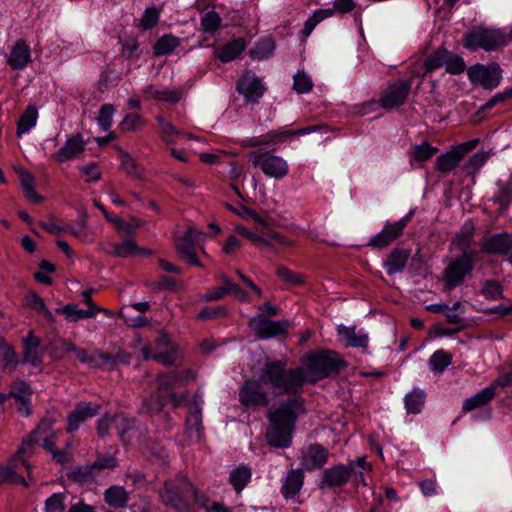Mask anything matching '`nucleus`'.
<instances>
[{
    "instance_id": "e433bc0d",
    "label": "nucleus",
    "mask_w": 512,
    "mask_h": 512,
    "mask_svg": "<svg viewBox=\"0 0 512 512\" xmlns=\"http://www.w3.org/2000/svg\"><path fill=\"white\" fill-rule=\"evenodd\" d=\"M251 469L246 465H240L233 469L229 475V482L236 493H240L251 479Z\"/></svg>"
},
{
    "instance_id": "864d4df0",
    "label": "nucleus",
    "mask_w": 512,
    "mask_h": 512,
    "mask_svg": "<svg viewBox=\"0 0 512 512\" xmlns=\"http://www.w3.org/2000/svg\"><path fill=\"white\" fill-rule=\"evenodd\" d=\"M122 414H115V415H104L101 419L97 422V434L100 437H105L109 434L110 429H112L114 426V423H121L123 422Z\"/></svg>"
},
{
    "instance_id": "603ef678",
    "label": "nucleus",
    "mask_w": 512,
    "mask_h": 512,
    "mask_svg": "<svg viewBox=\"0 0 512 512\" xmlns=\"http://www.w3.org/2000/svg\"><path fill=\"white\" fill-rule=\"evenodd\" d=\"M186 429L192 433L194 432L197 437L200 435L202 429V414L201 408L198 404H195L193 410L186 418Z\"/></svg>"
},
{
    "instance_id": "c9c22d12",
    "label": "nucleus",
    "mask_w": 512,
    "mask_h": 512,
    "mask_svg": "<svg viewBox=\"0 0 512 512\" xmlns=\"http://www.w3.org/2000/svg\"><path fill=\"white\" fill-rule=\"evenodd\" d=\"M16 172L19 176L22 191H23L25 197L28 200L35 202V203L42 201V199H43L42 196L38 195L37 192L35 191L34 177L23 168L17 169Z\"/></svg>"
},
{
    "instance_id": "a878e982",
    "label": "nucleus",
    "mask_w": 512,
    "mask_h": 512,
    "mask_svg": "<svg viewBox=\"0 0 512 512\" xmlns=\"http://www.w3.org/2000/svg\"><path fill=\"white\" fill-rule=\"evenodd\" d=\"M39 441V437L29 434V436L23 440L17 452L12 456L26 469L30 482L32 483H35V479L32 475L31 465L28 463L27 459L34 453L35 445Z\"/></svg>"
},
{
    "instance_id": "a19ab883",
    "label": "nucleus",
    "mask_w": 512,
    "mask_h": 512,
    "mask_svg": "<svg viewBox=\"0 0 512 512\" xmlns=\"http://www.w3.org/2000/svg\"><path fill=\"white\" fill-rule=\"evenodd\" d=\"M426 399V394L424 390L420 388H414L411 392H409L405 398V408L407 413L410 414H418L421 412Z\"/></svg>"
},
{
    "instance_id": "8fccbe9b",
    "label": "nucleus",
    "mask_w": 512,
    "mask_h": 512,
    "mask_svg": "<svg viewBox=\"0 0 512 512\" xmlns=\"http://www.w3.org/2000/svg\"><path fill=\"white\" fill-rule=\"evenodd\" d=\"M490 158V152L486 151H478L473 154L465 164V170L468 175L474 176L480 168L488 161Z\"/></svg>"
},
{
    "instance_id": "ddd939ff",
    "label": "nucleus",
    "mask_w": 512,
    "mask_h": 512,
    "mask_svg": "<svg viewBox=\"0 0 512 512\" xmlns=\"http://www.w3.org/2000/svg\"><path fill=\"white\" fill-rule=\"evenodd\" d=\"M352 462L336 464L323 470L318 487L320 490L342 487L347 484L354 473Z\"/></svg>"
},
{
    "instance_id": "2f4dec72",
    "label": "nucleus",
    "mask_w": 512,
    "mask_h": 512,
    "mask_svg": "<svg viewBox=\"0 0 512 512\" xmlns=\"http://www.w3.org/2000/svg\"><path fill=\"white\" fill-rule=\"evenodd\" d=\"M143 94L146 99H156L169 103H176L181 98L180 91L161 88L156 85L146 86L143 90Z\"/></svg>"
},
{
    "instance_id": "c03bdc74",
    "label": "nucleus",
    "mask_w": 512,
    "mask_h": 512,
    "mask_svg": "<svg viewBox=\"0 0 512 512\" xmlns=\"http://www.w3.org/2000/svg\"><path fill=\"white\" fill-rule=\"evenodd\" d=\"M18 363L14 348L3 337H0V364L4 369L13 370Z\"/></svg>"
},
{
    "instance_id": "f03ea898",
    "label": "nucleus",
    "mask_w": 512,
    "mask_h": 512,
    "mask_svg": "<svg viewBox=\"0 0 512 512\" xmlns=\"http://www.w3.org/2000/svg\"><path fill=\"white\" fill-rule=\"evenodd\" d=\"M305 412L304 399L291 397L268 412L269 427L266 433L271 446L286 448L290 446L294 425L299 414Z\"/></svg>"
},
{
    "instance_id": "ea45409f",
    "label": "nucleus",
    "mask_w": 512,
    "mask_h": 512,
    "mask_svg": "<svg viewBox=\"0 0 512 512\" xmlns=\"http://www.w3.org/2000/svg\"><path fill=\"white\" fill-rule=\"evenodd\" d=\"M282 142L280 131H269L267 134L259 137H251L243 139L240 144L244 148H252L270 144H278Z\"/></svg>"
},
{
    "instance_id": "4d7b16f0",
    "label": "nucleus",
    "mask_w": 512,
    "mask_h": 512,
    "mask_svg": "<svg viewBox=\"0 0 512 512\" xmlns=\"http://www.w3.org/2000/svg\"><path fill=\"white\" fill-rule=\"evenodd\" d=\"M25 302H26V305L29 306L30 308L36 310L37 312L43 314V316L48 319V320H52L53 317H52V313L49 311V309L47 308V306L45 305L43 299L36 293H29L26 297H25Z\"/></svg>"
},
{
    "instance_id": "a18cd8bd",
    "label": "nucleus",
    "mask_w": 512,
    "mask_h": 512,
    "mask_svg": "<svg viewBox=\"0 0 512 512\" xmlns=\"http://www.w3.org/2000/svg\"><path fill=\"white\" fill-rule=\"evenodd\" d=\"M57 313L63 314L69 322H76L81 319H89L94 317L93 310L81 309L75 304H66L62 308L56 310Z\"/></svg>"
},
{
    "instance_id": "39448f33",
    "label": "nucleus",
    "mask_w": 512,
    "mask_h": 512,
    "mask_svg": "<svg viewBox=\"0 0 512 512\" xmlns=\"http://www.w3.org/2000/svg\"><path fill=\"white\" fill-rule=\"evenodd\" d=\"M506 44V35L499 29L476 27L463 36V46L470 51H476L479 48L495 51Z\"/></svg>"
},
{
    "instance_id": "f704fd0d",
    "label": "nucleus",
    "mask_w": 512,
    "mask_h": 512,
    "mask_svg": "<svg viewBox=\"0 0 512 512\" xmlns=\"http://www.w3.org/2000/svg\"><path fill=\"white\" fill-rule=\"evenodd\" d=\"M475 232V227L471 221L465 222L457 235L452 240V244L456 246L457 249L461 250L462 253L465 252H475L474 250H469V247L473 241V236Z\"/></svg>"
},
{
    "instance_id": "412c9836",
    "label": "nucleus",
    "mask_w": 512,
    "mask_h": 512,
    "mask_svg": "<svg viewBox=\"0 0 512 512\" xmlns=\"http://www.w3.org/2000/svg\"><path fill=\"white\" fill-rule=\"evenodd\" d=\"M86 142L80 133L69 138L63 147H61L54 155L53 158L58 163H63L76 158L82 152H84Z\"/></svg>"
},
{
    "instance_id": "f257e3e1",
    "label": "nucleus",
    "mask_w": 512,
    "mask_h": 512,
    "mask_svg": "<svg viewBox=\"0 0 512 512\" xmlns=\"http://www.w3.org/2000/svg\"><path fill=\"white\" fill-rule=\"evenodd\" d=\"M302 364V367L287 368L283 361H266L261 368L260 380L277 396L295 395L302 391L306 382L314 384L338 374L347 366L339 353L327 349L306 354Z\"/></svg>"
},
{
    "instance_id": "774afa93",
    "label": "nucleus",
    "mask_w": 512,
    "mask_h": 512,
    "mask_svg": "<svg viewBox=\"0 0 512 512\" xmlns=\"http://www.w3.org/2000/svg\"><path fill=\"white\" fill-rule=\"evenodd\" d=\"M160 10L156 7L147 8L140 21V26L144 30L152 29L159 21Z\"/></svg>"
},
{
    "instance_id": "3c124183",
    "label": "nucleus",
    "mask_w": 512,
    "mask_h": 512,
    "mask_svg": "<svg viewBox=\"0 0 512 512\" xmlns=\"http://www.w3.org/2000/svg\"><path fill=\"white\" fill-rule=\"evenodd\" d=\"M66 493H53L44 502V512H64L66 508Z\"/></svg>"
},
{
    "instance_id": "f3484780",
    "label": "nucleus",
    "mask_w": 512,
    "mask_h": 512,
    "mask_svg": "<svg viewBox=\"0 0 512 512\" xmlns=\"http://www.w3.org/2000/svg\"><path fill=\"white\" fill-rule=\"evenodd\" d=\"M99 406L91 403L80 402L75 409L67 416L66 431L71 433L79 428V426L87 419L98 414Z\"/></svg>"
},
{
    "instance_id": "49530a36",
    "label": "nucleus",
    "mask_w": 512,
    "mask_h": 512,
    "mask_svg": "<svg viewBox=\"0 0 512 512\" xmlns=\"http://www.w3.org/2000/svg\"><path fill=\"white\" fill-rule=\"evenodd\" d=\"M142 354L144 359H153L165 366H171L175 362L174 352L168 350L155 352L151 345L144 346L142 348Z\"/></svg>"
},
{
    "instance_id": "393cba45",
    "label": "nucleus",
    "mask_w": 512,
    "mask_h": 512,
    "mask_svg": "<svg viewBox=\"0 0 512 512\" xmlns=\"http://www.w3.org/2000/svg\"><path fill=\"white\" fill-rule=\"evenodd\" d=\"M410 250L405 248H394L384 262V268L388 275L401 273L410 258Z\"/></svg>"
},
{
    "instance_id": "aec40b11",
    "label": "nucleus",
    "mask_w": 512,
    "mask_h": 512,
    "mask_svg": "<svg viewBox=\"0 0 512 512\" xmlns=\"http://www.w3.org/2000/svg\"><path fill=\"white\" fill-rule=\"evenodd\" d=\"M448 50L441 46L427 55L420 67L415 66L413 75L424 77L426 74L431 73L445 65L447 61Z\"/></svg>"
},
{
    "instance_id": "7ed1b4c3",
    "label": "nucleus",
    "mask_w": 512,
    "mask_h": 512,
    "mask_svg": "<svg viewBox=\"0 0 512 512\" xmlns=\"http://www.w3.org/2000/svg\"><path fill=\"white\" fill-rule=\"evenodd\" d=\"M161 502L176 512H191L189 498L192 497L194 502L205 507L208 497L205 493L199 491L187 478L176 477L166 480L159 490Z\"/></svg>"
},
{
    "instance_id": "6ab92c4d",
    "label": "nucleus",
    "mask_w": 512,
    "mask_h": 512,
    "mask_svg": "<svg viewBox=\"0 0 512 512\" xmlns=\"http://www.w3.org/2000/svg\"><path fill=\"white\" fill-rule=\"evenodd\" d=\"M22 467L20 462L14 457H11L7 464H0V484L23 485L25 487H29L33 484L30 482L29 478L26 480L21 476L20 469Z\"/></svg>"
},
{
    "instance_id": "a211bd4d",
    "label": "nucleus",
    "mask_w": 512,
    "mask_h": 512,
    "mask_svg": "<svg viewBox=\"0 0 512 512\" xmlns=\"http://www.w3.org/2000/svg\"><path fill=\"white\" fill-rule=\"evenodd\" d=\"M329 452L321 444H311L302 455L301 465L307 471L322 468L328 461Z\"/></svg>"
},
{
    "instance_id": "13d9d810",
    "label": "nucleus",
    "mask_w": 512,
    "mask_h": 512,
    "mask_svg": "<svg viewBox=\"0 0 512 512\" xmlns=\"http://www.w3.org/2000/svg\"><path fill=\"white\" fill-rule=\"evenodd\" d=\"M221 25V17L215 11H209L201 17V27L205 33L214 34Z\"/></svg>"
},
{
    "instance_id": "69168bd1",
    "label": "nucleus",
    "mask_w": 512,
    "mask_h": 512,
    "mask_svg": "<svg viewBox=\"0 0 512 512\" xmlns=\"http://www.w3.org/2000/svg\"><path fill=\"white\" fill-rule=\"evenodd\" d=\"M276 274L279 278L288 284L294 286H301L304 284V278L301 274L295 273L284 266L278 267Z\"/></svg>"
},
{
    "instance_id": "4be33fe9",
    "label": "nucleus",
    "mask_w": 512,
    "mask_h": 512,
    "mask_svg": "<svg viewBox=\"0 0 512 512\" xmlns=\"http://www.w3.org/2000/svg\"><path fill=\"white\" fill-rule=\"evenodd\" d=\"M481 248L488 254L506 255L512 249V235L508 233L494 234L483 240Z\"/></svg>"
},
{
    "instance_id": "37998d69",
    "label": "nucleus",
    "mask_w": 512,
    "mask_h": 512,
    "mask_svg": "<svg viewBox=\"0 0 512 512\" xmlns=\"http://www.w3.org/2000/svg\"><path fill=\"white\" fill-rule=\"evenodd\" d=\"M180 44L177 37L171 34H165L160 37L153 46V54L156 57L170 54Z\"/></svg>"
},
{
    "instance_id": "0eeeda50",
    "label": "nucleus",
    "mask_w": 512,
    "mask_h": 512,
    "mask_svg": "<svg viewBox=\"0 0 512 512\" xmlns=\"http://www.w3.org/2000/svg\"><path fill=\"white\" fill-rule=\"evenodd\" d=\"M117 466L118 461L113 455L99 454L92 464L73 467L68 473V478L81 485L91 484L103 470H112Z\"/></svg>"
},
{
    "instance_id": "4468645a",
    "label": "nucleus",
    "mask_w": 512,
    "mask_h": 512,
    "mask_svg": "<svg viewBox=\"0 0 512 512\" xmlns=\"http://www.w3.org/2000/svg\"><path fill=\"white\" fill-rule=\"evenodd\" d=\"M248 325L258 338L268 339L286 334L290 323L287 320H269L265 315L258 314L249 320Z\"/></svg>"
},
{
    "instance_id": "423d86ee",
    "label": "nucleus",
    "mask_w": 512,
    "mask_h": 512,
    "mask_svg": "<svg viewBox=\"0 0 512 512\" xmlns=\"http://www.w3.org/2000/svg\"><path fill=\"white\" fill-rule=\"evenodd\" d=\"M248 159L255 168H259L267 177L281 180L289 173V165L281 156L260 148L248 153Z\"/></svg>"
},
{
    "instance_id": "052dcab7",
    "label": "nucleus",
    "mask_w": 512,
    "mask_h": 512,
    "mask_svg": "<svg viewBox=\"0 0 512 512\" xmlns=\"http://www.w3.org/2000/svg\"><path fill=\"white\" fill-rule=\"evenodd\" d=\"M112 362V355L108 353H103L99 350H94L91 353H89L86 364H88L92 368H105L108 367V365L111 364Z\"/></svg>"
},
{
    "instance_id": "72a5a7b5",
    "label": "nucleus",
    "mask_w": 512,
    "mask_h": 512,
    "mask_svg": "<svg viewBox=\"0 0 512 512\" xmlns=\"http://www.w3.org/2000/svg\"><path fill=\"white\" fill-rule=\"evenodd\" d=\"M106 504L114 508H123L127 505L129 494L123 486L114 485L104 492Z\"/></svg>"
},
{
    "instance_id": "dca6fc26",
    "label": "nucleus",
    "mask_w": 512,
    "mask_h": 512,
    "mask_svg": "<svg viewBox=\"0 0 512 512\" xmlns=\"http://www.w3.org/2000/svg\"><path fill=\"white\" fill-rule=\"evenodd\" d=\"M236 89L248 101H257L265 92V86L261 80L250 72L239 78Z\"/></svg>"
},
{
    "instance_id": "4c0bfd02",
    "label": "nucleus",
    "mask_w": 512,
    "mask_h": 512,
    "mask_svg": "<svg viewBox=\"0 0 512 512\" xmlns=\"http://www.w3.org/2000/svg\"><path fill=\"white\" fill-rule=\"evenodd\" d=\"M276 48L272 37H264L255 43L250 50V57L254 60H264L270 57Z\"/></svg>"
},
{
    "instance_id": "2eb2a0df",
    "label": "nucleus",
    "mask_w": 512,
    "mask_h": 512,
    "mask_svg": "<svg viewBox=\"0 0 512 512\" xmlns=\"http://www.w3.org/2000/svg\"><path fill=\"white\" fill-rule=\"evenodd\" d=\"M411 86L412 79H400L389 84L380 95V105L385 109H394L403 105L410 93Z\"/></svg>"
},
{
    "instance_id": "bb28decb",
    "label": "nucleus",
    "mask_w": 512,
    "mask_h": 512,
    "mask_svg": "<svg viewBox=\"0 0 512 512\" xmlns=\"http://www.w3.org/2000/svg\"><path fill=\"white\" fill-rule=\"evenodd\" d=\"M304 472L301 469H291L287 472L281 487V493L286 499L295 497L304 483Z\"/></svg>"
},
{
    "instance_id": "9b49d317",
    "label": "nucleus",
    "mask_w": 512,
    "mask_h": 512,
    "mask_svg": "<svg viewBox=\"0 0 512 512\" xmlns=\"http://www.w3.org/2000/svg\"><path fill=\"white\" fill-rule=\"evenodd\" d=\"M356 7L354 0H334L331 8L318 9L314 11L304 23L302 35L308 37L314 28L324 19L332 17L335 13L346 14Z\"/></svg>"
},
{
    "instance_id": "b1692460",
    "label": "nucleus",
    "mask_w": 512,
    "mask_h": 512,
    "mask_svg": "<svg viewBox=\"0 0 512 512\" xmlns=\"http://www.w3.org/2000/svg\"><path fill=\"white\" fill-rule=\"evenodd\" d=\"M31 61V50L25 40H18L12 46L10 55L7 59L8 65L13 70L25 68Z\"/></svg>"
},
{
    "instance_id": "473e14b6",
    "label": "nucleus",
    "mask_w": 512,
    "mask_h": 512,
    "mask_svg": "<svg viewBox=\"0 0 512 512\" xmlns=\"http://www.w3.org/2000/svg\"><path fill=\"white\" fill-rule=\"evenodd\" d=\"M337 331L339 336L346 340V346L348 347L366 348L368 345L367 334H357L355 326L346 327L344 325H339L337 327Z\"/></svg>"
},
{
    "instance_id": "c756f323",
    "label": "nucleus",
    "mask_w": 512,
    "mask_h": 512,
    "mask_svg": "<svg viewBox=\"0 0 512 512\" xmlns=\"http://www.w3.org/2000/svg\"><path fill=\"white\" fill-rule=\"evenodd\" d=\"M496 396V386L490 385L475 395L467 398L462 405V412H470L477 408L484 407Z\"/></svg>"
},
{
    "instance_id": "58836bf2",
    "label": "nucleus",
    "mask_w": 512,
    "mask_h": 512,
    "mask_svg": "<svg viewBox=\"0 0 512 512\" xmlns=\"http://www.w3.org/2000/svg\"><path fill=\"white\" fill-rule=\"evenodd\" d=\"M38 110L34 105H29L17 122L16 135L22 136L36 125Z\"/></svg>"
},
{
    "instance_id": "f8f14e48",
    "label": "nucleus",
    "mask_w": 512,
    "mask_h": 512,
    "mask_svg": "<svg viewBox=\"0 0 512 512\" xmlns=\"http://www.w3.org/2000/svg\"><path fill=\"white\" fill-rule=\"evenodd\" d=\"M202 233L194 227H189L183 236L175 239V249L179 256L189 265L202 267L197 254L196 248Z\"/></svg>"
},
{
    "instance_id": "9d476101",
    "label": "nucleus",
    "mask_w": 512,
    "mask_h": 512,
    "mask_svg": "<svg viewBox=\"0 0 512 512\" xmlns=\"http://www.w3.org/2000/svg\"><path fill=\"white\" fill-rule=\"evenodd\" d=\"M413 214L414 212L410 211L403 218L394 223L386 222L383 229L369 240L367 246L378 250L387 248L402 236L403 231L411 221Z\"/></svg>"
},
{
    "instance_id": "c85d7f7f",
    "label": "nucleus",
    "mask_w": 512,
    "mask_h": 512,
    "mask_svg": "<svg viewBox=\"0 0 512 512\" xmlns=\"http://www.w3.org/2000/svg\"><path fill=\"white\" fill-rule=\"evenodd\" d=\"M245 48V40L243 38H237L223 46L217 47L214 53L215 57L222 63H227L239 57Z\"/></svg>"
},
{
    "instance_id": "5fc2aeb1",
    "label": "nucleus",
    "mask_w": 512,
    "mask_h": 512,
    "mask_svg": "<svg viewBox=\"0 0 512 512\" xmlns=\"http://www.w3.org/2000/svg\"><path fill=\"white\" fill-rule=\"evenodd\" d=\"M112 250L108 251V254L115 257H121L126 258L131 255H134L138 247L136 246L135 242L133 240H126L121 244H113Z\"/></svg>"
},
{
    "instance_id": "20e7f679",
    "label": "nucleus",
    "mask_w": 512,
    "mask_h": 512,
    "mask_svg": "<svg viewBox=\"0 0 512 512\" xmlns=\"http://www.w3.org/2000/svg\"><path fill=\"white\" fill-rule=\"evenodd\" d=\"M478 252H465L460 256L452 258L442 273L444 287L452 290L465 281L466 276L470 275L477 262Z\"/></svg>"
},
{
    "instance_id": "79ce46f5",
    "label": "nucleus",
    "mask_w": 512,
    "mask_h": 512,
    "mask_svg": "<svg viewBox=\"0 0 512 512\" xmlns=\"http://www.w3.org/2000/svg\"><path fill=\"white\" fill-rule=\"evenodd\" d=\"M462 158L453 148L445 154H441L436 158V169L442 173H448L456 168Z\"/></svg>"
},
{
    "instance_id": "bf43d9fd",
    "label": "nucleus",
    "mask_w": 512,
    "mask_h": 512,
    "mask_svg": "<svg viewBox=\"0 0 512 512\" xmlns=\"http://www.w3.org/2000/svg\"><path fill=\"white\" fill-rule=\"evenodd\" d=\"M445 69L451 75H458L466 70V64L461 56L448 51Z\"/></svg>"
},
{
    "instance_id": "de8ad7c7",
    "label": "nucleus",
    "mask_w": 512,
    "mask_h": 512,
    "mask_svg": "<svg viewBox=\"0 0 512 512\" xmlns=\"http://www.w3.org/2000/svg\"><path fill=\"white\" fill-rule=\"evenodd\" d=\"M452 362V355L445 350L435 351L429 358V367L435 373H442Z\"/></svg>"
},
{
    "instance_id": "1a4fd4ad",
    "label": "nucleus",
    "mask_w": 512,
    "mask_h": 512,
    "mask_svg": "<svg viewBox=\"0 0 512 512\" xmlns=\"http://www.w3.org/2000/svg\"><path fill=\"white\" fill-rule=\"evenodd\" d=\"M502 69L496 62L488 65L476 64L467 69V75L471 83L480 85L484 89L493 90L502 80Z\"/></svg>"
},
{
    "instance_id": "6e6d98bb",
    "label": "nucleus",
    "mask_w": 512,
    "mask_h": 512,
    "mask_svg": "<svg viewBox=\"0 0 512 512\" xmlns=\"http://www.w3.org/2000/svg\"><path fill=\"white\" fill-rule=\"evenodd\" d=\"M438 149L431 146L427 142H423L420 145H416L412 151L411 159L417 162H424L432 158Z\"/></svg>"
},
{
    "instance_id": "e2e57ef3",
    "label": "nucleus",
    "mask_w": 512,
    "mask_h": 512,
    "mask_svg": "<svg viewBox=\"0 0 512 512\" xmlns=\"http://www.w3.org/2000/svg\"><path fill=\"white\" fill-rule=\"evenodd\" d=\"M115 107L113 104H104L99 111L97 120L103 131H108L112 126Z\"/></svg>"
},
{
    "instance_id": "0e129e2a",
    "label": "nucleus",
    "mask_w": 512,
    "mask_h": 512,
    "mask_svg": "<svg viewBox=\"0 0 512 512\" xmlns=\"http://www.w3.org/2000/svg\"><path fill=\"white\" fill-rule=\"evenodd\" d=\"M223 282V289L225 291V295L232 294L235 298L240 301H246L248 298V293L243 290L238 284L234 283L227 276L221 277Z\"/></svg>"
},
{
    "instance_id": "6e6552de",
    "label": "nucleus",
    "mask_w": 512,
    "mask_h": 512,
    "mask_svg": "<svg viewBox=\"0 0 512 512\" xmlns=\"http://www.w3.org/2000/svg\"><path fill=\"white\" fill-rule=\"evenodd\" d=\"M260 372L261 370L259 373ZM263 386L267 387V385L260 380V374L257 380H245L239 389V402L246 408L257 409L259 407H266L270 399L268 392ZM270 389L274 392L271 387Z\"/></svg>"
},
{
    "instance_id": "680f3d73",
    "label": "nucleus",
    "mask_w": 512,
    "mask_h": 512,
    "mask_svg": "<svg viewBox=\"0 0 512 512\" xmlns=\"http://www.w3.org/2000/svg\"><path fill=\"white\" fill-rule=\"evenodd\" d=\"M157 122L160 127L162 140L167 144H172L175 142L173 136L180 135L181 133L176 129V127L165 120L162 116L157 117Z\"/></svg>"
},
{
    "instance_id": "338daca9",
    "label": "nucleus",
    "mask_w": 512,
    "mask_h": 512,
    "mask_svg": "<svg viewBox=\"0 0 512 512\" xmlns=\"http://www.w3.org/2000/svg\"><path fill=\"white\" fill-rule=\"evenodd\" d=\"M293 88L299 94L308 93L313 88V82L310 76L304 72H298L294 76Z\"/></svg>"
},
{
    "instance_id": "cd10ccee",
    "label": "nucleus",
    "mask_w": 512,
    "mask_h": 512,
    "mask_svg": "<svg viewBox=\"0 0 512 512\" xmlns=\"http://www.w3.org/2000/svg\"><path fill=\"white\" fill-rule=\"evenodd\" d=\"M159 376L161 387L169 388L172 390L176 387L185 386L189 382L194 381L196 378V373L193 370L188 369L182 372L171 371L166 374H159Z\"/></svg>"
},
{
    "instance_id": "5701e85b",
    "label": "nucleus",
    "mask_w": 512,
    "mask_h": 512,
    "mask_svg": "<svg viewBox=\"0 0 512 512\" xmlns=\"http://www.w3.org/2000/svg\"><path fill=\"white\" fill-rule=\"evenodd\" d=\"M160 376L156 377V390L150 394L149 397L145 398L142 403L141 410L147 414H157L159 413L163 407L168 403V394L169 388L161 387Z\"/></svg>"
},
{
    "instance_id": "09e8293b",
    "label": "nucleus",
    "mask_w": 512,
    "mask_h": 512,
    "mask_svg": "<svg viewBox=\"0 0 512 512\" xmlns=\"http://www.w3.org/2000/svg\"><path fill=\"white\" fill-rule=\"evenodd\" d=\"M499 192L494 196L493 201L500 206V213H503L512 203V182H498Z\"/></svg>"
},
{
    "instance_id": "7c9ffc66",
    "label": "nucleus",
    "mask_w": 512,
    "mask_h": 512,
    "mask_svg": "<svg viewBox=\"0 0 512 512\" xmlns=\"http://www.w3.org/2000/svg\"><path fill=\"white\" fill-rule=\"evenodd\" d=\"M40 339L36 337L32 331L24 338L23 341V362L33 366L41 364V357L38 354Z\"/></svg>"
}]
</instances>
